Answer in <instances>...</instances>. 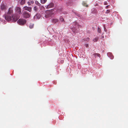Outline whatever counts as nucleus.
I'll list each match as a JSON object with an SVG mask.
<instances>
[{"label":"nucleus","instance_id":"obj_1","mask_svg":"<svg viewBox=\"0 0 128 128\" xmlns=\"http://www.w3.org/2000/svg\"><path fill=\"white\" fill-rule=\"evenodd\" d=\"M74 24L75 26H74L73 28H72V31L74 33H77L78 32L79 30V28L80 27V26L76 22H75Z\"/></svg>","mask_w":128,"mask_h":128},{"label":"nucleus","instance_id":"obj_2","mask_svg":"<svg viewBox=\"0 0 128 128\" xmlns=\"http://www.w3.org/2000/svg\"><path fill=\"white\" fill-rule=\"evenodd\" d=\"M26 22V20L24 19H20L17 21L18 23L20 25H22Z\"/></svg>","mask_w":128,"mask_h":128},{"label":"nucleus","instance_id":"obj_3","mask_svg":"<svg viewBox=\"0 0 128 128\" xmlns=\"http://www.w3.org/2000/svg\"><path fill=\"white\" fill-rule=\"evenodd\" d=\"M14 6H13L10 7L8 11L6 13V14L9 15H12L13 12V9L14 8Z\"/></svg>","mask_w":128,"mask_h":128},{"label":"nucleus","instance_id":"obj_4","mask_svg":"<svg viewBox=\"0 0 128 128\" xmlns=\"http://www.w3.org/2000/svg\"><path fill=\"white\" fill-rule=\"evenodd\" d=\"M15 10L16 13L18 14H22V12L21 8L20 7L16 6L15 7Z\"/></svg>","mask_w":128,"mask_h":128},{"label":"nucleus","instance_id":"obj_5","mask_svg":"<svg viewBox=\"0 0 128 128\" xmlns=\"http://www.w3.org/2000/svg\"><path fill=\"white\" fill-rule=\"evenodd\" d=\"M23 15L25 18H29L30 16V14L26 11H24Z\"/></svg>","mask_w":128,"mask_h":128},{"label":"nucleus","instance_id":"obj_6","mask_svg":"<svg viewBox=\"0 0 128 128\" xmlns=\"http://www.w3.org/2000/svg\"><path fill=\"white\" fill-rule=\"evenodd\" d=\"M12 21L14 22H16L19 18L18 17L16 16V15L14 14L12 15Z\"/></svg>","mask_w":128,"mask_h":128},{"label":"nucleus","instance_id":"obj_7","mask_svg":"<svg viewBox=\"0 0 128 128\" xmlns=\"http://www.w3.org/2000/svg\"><path fill=\"white\" fill-rule=\"evenodd\" d=\"M5 18L6 20L8 21H10L12 20V17L7 14H6L5 15Z\"/></svg>","mask_w":128,"mask_h":128},{"label":"nucleus","instance_id":"obj_8","mask_svg":"<svg viewBox=\"0 0 128 128\" xmlns=\"http://www.w3.org/2000/svg\"><path fill=\"white\" fill-rule=\"evenodd\" d=\"M23 9L24 10H27L29 11V12H30L32 10V8H31L26 6L24 7Z\"/></svg>","mask_w":128,"mask_h":128},{"label":"nucleus","instance_id":"obj_9","mask_svg":"<svg viewBox=\"0 0 128 128\" xmlns=\"http://www.w3.org/2000/svg\"><path fill=\"white\" fill-rule=\"evenodd\" d=\"M107 55L111 59H112L114 58V56L111 52H109L108 53Z\"/></svg>","mask_w":128,"mask_h":128},{"label":"nucleus","instance_id":"obj_10","mask_svg":"<svg viewBox=\"0 0 128 128\" xmlns=\"http://www.w3.org/2000/svg\"><path fill=\"white\" fill-rule=\"evenodd\" d=\"M54 6V4L52 3H50L47 6L46 8H50Z\"/></svg>","mask_w":128,"mask_h":128},{"label":"nucleus","instance_id":"obj_11","mask_svg":"<svg viewBox=\"0 0 128 128\" xmlns=\"http://www.w3.org/2000/svg\"><path fill=\"white\" fill-rule=\"evenodd\" d=\"M0 8L1 10H5L6 8V6L4 4H2L0 6Z\"/></svg>","mask_w":128,"mask_h":128},{"label":"nucleus","instance_id":"obj_12","mask_svg":"<svg viewBox=\"0 0 128 128\" xmlns=\"http://www.w3.org/2000/svg\"><path fill=\"white\" fill-rule=\"evenodd\" d=\"M94 56L95 58L97 56L100 58V54L98 53H95L94 54Z\"/></svg>","mask_w":128,"mask_h":128},{"label":"nucleus","instance_id":"obj_13","mask_svg":"<svg viewBox=\"0 0 128 128\" xmlns=\"http://www.w3.org/2000/svg\"><path fill=\"white\" fill-rule=\"evenodd\" d=\"M58 20L56 19H53L52 20V22L53 23H55L58 22Z\"/></svg>","mask_w":128,"mask_h":128},{"label":"nucleus","instance_id":"obj_14","mask_svg":"<svg viewBox=\"0 0 128 128\" xmlns=\"http://www.w3.org/2000/svg\"><path fill=\"white\" fill-rule=\"evenodd\" d=\"M99 38L98 37L96 36L93 39V41L94 42H96L97 41Z\"/></svg>","mask_w":128,"mask_h":128},{"label":"nucleus","instance_id":"obj_15","mask_svg":"<svg viewBox=\"0 0 128 128\" xmlns=\"http://www.w3.org/2000/svg\"><path fill=\"white\" fill-rule=\"evenodd\" d=\"M82 5L84 6L88 7V5L85 2H83L82 3Z\"/></svg>","mask_w":128,"mask_h":128},{"label":"nucleus","instance_id":"obj_16","mask_svg":"<svg viewBox=\"0 0 128 128\" xmlns=\"http://www.w3.org/2000/svg\"><path fill=\"white\" fill-rule=\"evenodd\" d=\"M41 3L42 4H44L47 1V0H40Z\"/></svg>","mask_w":128,"mask_h":128},{"label":"nucleus","instance_id":"obj_17","mask_svg":"<svg viewBox=\"0 0 128 128\" xmlns=\"http://www.w3.org/2000/svg\"><path fill=\"white\" fill-rule=\"evenodd\" d=\"M60 20L61 22H64V19L62 16H60Z\"/></svg>","mask_w":128,"mask_h":128},{"label":"nucleus","instance_id":"obj_18","mask_svg":"<svg viewBox=\"0 0 128 128\" xmlns=\"http://www.w3.org/2000/svg\"><path fill=\"white\" fill-rule=\"evenodd\" d=\"M34 27V24H30L29 26V27L30 28H33Z\"/></svg>","mask_w":128,"mask_h":128},{"label":"nucleus","instance_id":"obj_19","mask_svg":"<svg viewBox=\"0 0 128 128\" xmlns=\"http://www.w3.org/2000/svg\"><path fill=\"white\" fill-rule=\"evenodd\" d=\"M98 32L100 33H101V30L100 28L99 27H98Z\"/></svg>","mask_w":128,"mask_h":128},{"label":"nucleus","instance_id":"obj_20","mask_svg":"<svg viewBox=\"0 0 128 128\" xmlns=\"http://www.w3.org/2000/svg\"><path fill=\"white\" fill-rule=\"evenodd\" d=\"M25 0H22L21 2V4H23L25 3Z\"/></svg>","mask_w":128,"mask_h":128},{"label":"nucleus","instance_id":"obj_21","mask_svg":"<svg viewBox=\"0 0 128 128\" xmlns=\"http://www.w3.org/2000/svg\"><path fill=\"white\" fill-rule=\"evenodd\" d=\"M90 40V38H87L84 39V40L86 41H89Z\"/></svg>","mask_w":128,"mask_h":128},{"label":"nucleus","instance_id":"obj_22","mask_svg":"<svg viewBox=\"0 0 128 128\" xmlns=\"http://www.w3.org/2000/svg\"><path fill=\"white\" fill-rule=\"evenodd\" d=\"M110 11L109 10H106V14H108L110 13Z\"/></svg>","mask_w":128,"mask_h":128},{"label":"nucleus","instance_id":"obj_23","mask_svg":"<svg viewBox=\"0 0 128 128\" xmlns=\"http://www.w3.org/2000/svg\"><path fill=\"white\" fill-rule=\"evenodd\" d=\"M34 10L36 11L38 10L37 7V6H34Z\"/></svg>","mask_w":128,"mask_h":128},{"label":"nucleus","instance_id":"obj_24","mask_svg":"<svg viewBox=\"0 0 128 128\" xmlns=\"http://www.w3.org/2000/svg\"><path fill=\"white\" fill-rule=\"evenodd\" d=\"M104 5H106L108 4V2L106 1H105L104 2Z\"/></svg>","mask_w":128,"mask_h":128},{"label":"nucleus","instance_id":"obj_25","mask_svg":"<svg viewBox=\"0 0 128 128\" xmlns=\"http://www.w3.org/2000/svg\"><path fill=\"white\" fill-rule=\"evenodd\" d=\"M84 46L87 48L88 46V45L87 44H85L84 45Z\"/></svg>","mask_w":128,"mask_h":128},{"label":"nucleus","instance_id":"obj_26","mask_svg":"<svg viewBox=\"0 0 128 128\" xmlns=\"http://www.w3.org/2000/svg\"><path fill=\"white\" fill-rule=\"evenodd\" d=\"M109 6V5L107 6L106 7V9L108 8V7Z\"/></svg>","mask_w":128,"mask_h":128},{"label":"nucleus","instance_id":"obj_27","mask_svg":"<svg viewBox=\"0 0 128 128\" xmlns=\"http://www.w3.org/2000/svg\"><path fill=\"white\" fill-rule=\"evenodd\" d=\"M28 4L29 5H30V2H28Z\"/></svg>","mask_w":128,"mask_h":128},{"label":"nucleus","instance_id":"obj_28","mask_svg":"<svg viewBox=\"0 0 128 128\" xmlns=\"http://www.w3.org/2000/svg\"><path fill=\"white\" fill-rule=\"evenodd\" d=\"M104 31H106V30H105V28H105V25H104Z\"/></svg>","mask_w":128,"mask_h":128},{"label":"nucleus","instance_id":"obj_29","mask_svg":"<svg viewBox=\"0 0 128 128\" xmlns=\"http://www.w3.org/2000/svg\"><path fill=\"white\" fill-rule=\"evenodd\" d=\"M34 2L33 1H31L30 2V3L33 4Z\"/></svg>","mask_w":128,"mask_h":128},{"label":"nucleus","instance_id":"obj_30","mask_svg":"<svg viewBox=\"0 0 128 128\" xmlns=\"http://www.w3.org/2000/svg\"><path fill=\"white\" fill-rule=\"evenodd\" d=\"M101 38H104V36H102V37H101Z\"/></svg>","mask_w":128,"mask_h":128},{"label":"nucleus","instance_id":"obj_31","mask_svg":"<svg viewBox=\"0 0 128 128\" xmlns=\"http://www.w3.org/2000/svg\"><path fill=\"white\" fill-rule=\"evenodd\" d=\"M63 13L64 14H67V12H65L64 13Z\"/></svg>","mask_w":128,"mask_h":128},{"label":"nucleus","instance_id":"obj_32","mask_svg":"<svg viewBox=\"0 0 128 128\" xmlns=\"http://www.w3.org/2000/svg\"><path fill=\"white\" fill-rule=\"evenodd\" d=\"M37 16V15H36V16H34V17L35 18Z\"/></svg>","mask_w":128,"mask_h":128}]
</instances>
